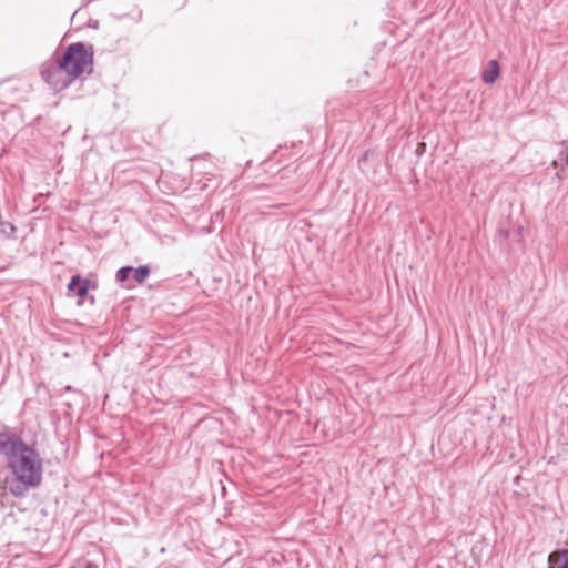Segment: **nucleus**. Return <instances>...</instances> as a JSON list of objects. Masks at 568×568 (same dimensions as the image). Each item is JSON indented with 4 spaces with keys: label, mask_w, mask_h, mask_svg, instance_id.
<instances>
[{
    "label": "nucleus",
    "mask_w": 568,
    "mask_h": 568,
    "mask_svg": "<svg viewBox=\"0 0 568 568\" xmlns=\"http://www.w3.org/2000/svg\"><path fill=\"white\" fill-rule=\"evenodd\" d=\"M88 290H89V282L85 280H82L80 275H74L68 285L69 294H74L79 297L85 296L88 293Z\"/></svg>",
    "instance_id": "4"
},
{
    "label": "nucleus",
    "mask_w": 568,
    "mask_h": 568,
    "mask_svg": "<svg viewBox=\"0 0 568 568\" xmlns=\"http://www.w3.org/2000/svg\"><path fill=\"white\" fill-rule=\"evenodd\" d=\"M62 67L74 80L83 73H90L92 70V53L84 44H71L61 58Z\"/></svg>",
    "instance_id": "2"
},
{
    "label": "nucleus",
    "mask_w": 568,
    "mask_h": 568,
    "mask_svg": "<svg viewBox=\"0 0 568 568\" xmlns=\"http://www.w3.org/2000/svg\"><path fill=\"white\" fill-rule=\"evenodd\" d=\"M149 274L150 270L146 266H140L138 268H133V272L131 273V280L135 284H141L146 280Z\"/></svg>",
    "instance_id": "8"
},
{
    "label": "nucleus",
    "mask_w": 568,
    "mask_h": 568,
    "mask_svg": "<svg viewBox=\"0 0 568 568\" xmlns=\"http://www.w3.org/2000/svg\"><path fill=\"white\" fill-rule=\"evenodd\" d=\"M71 568H98V566L88 560L80 559V560L75 561Z\"/></svg>",
    "instance_id": "10"
},
{
    "label": "nucleus",
    "mask_w": 568,
    "mask_h": 568,
    "mask_svg": "<svg viewBox=\"0 0 568 568\" xmlns=\"http://www.w3.org/2000/svg\"><path fill=\"white\" fill-rule=\"evenodd\" d=\"M548 562L549 568H568V549L551 552Z\"/></svg>",
    "instance_id": "6"
},
{
    "label": "nucleus",
    "mask_w": 568,
    "mask_h": 568,
    "mask_svg": "<svg viewBox=\"0 0 568 568\" xmlns=\"http://www.w3.org/2000/svg\"><path fill=\"white\" fill-rule=\"evenodd\" d=\"M8 466L16 478L10 486L14 496H22L28 487H37L42 479V460L38 453L26 444L13 448L8 458Z\"/></svg>",
    "instance_id": "1"
},
{
    "label": "nucleus",
    "mask_w": 568,
    "mask_h": 568,
    "mask_svg": "<svg viewBox=\"0 0 568 568\" xmlns=\"http://www.w3.org/2000/svg\"><path fill=\"white\" fill-rule=\"evenodd\" d=\"M44 81L55 91H60L68 87L73 79L62 67L61 59L57 63L45 64L41 71Z\"/></svg>",
    "instance_id": "3"
},
{
    "label": "nucleus",
    "mask_w": 568,
    "mask_h": 568,
    "mask_svg": "<svg viewBox=\"0 0 568 568\" xmlns=\"http://www.w3.org/2000/svg\"><path fill=\"white\" fill-rule=\"evenodd\" d=\"M499 77V65L497 61L493 60L488 63L487 68L483 72V81L485 83L491 84Z\"/></svg>",
    "instance_id": "7"
},
{
    "label": "nucleus",
    "mask_w": 568,
    "mask_h": 568,
    "mask_svg": "<svg viewBox=\"0 0 568 568\" xmlns=\"http://www.w3.org/2000/svg\"><path fill=\"white\" fill-rule=\"evenodd\" d=\"M132 272H133V267H131V266H125V267L120 268L116 272V281L119 283H125L126 281L131 280Z\"/></svg>",
    "instance_id": "9"
},
{
    "label": "nucleus",
    "mask_w": 568,
    "mask_h": 568,
    "mask_svg": "<svg viewBox=\"0 0 568 568\" xmlns=\"http://www.w3.org/2000/svg\"><path fill=\"white\" fill-rule=\"evenodd\" d=\"M18 445H23V443L7 433H0V453L7 455L8 458L10 454H13V448Z\"/></svg>",
    "instance_id": "5"
}]
</instances>
